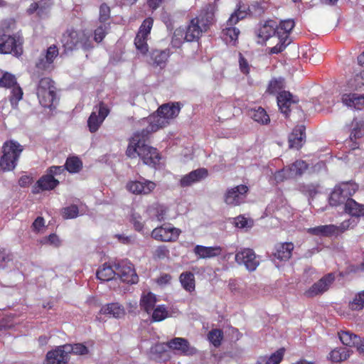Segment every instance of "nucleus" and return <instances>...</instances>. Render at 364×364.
<instances>
[{
  "label": "nucleus",
  "instance_id": "obj_57",
  "mask_svg": "<svg viewBox=\"0 0 364 364\" xmlns=\"http://www.w3.org/2000/svg\"><path fill=\"white\" fill-rule=\"evenodd\" d=\"M184 30L182 28H177L173 33L171 40V44L173 47L178 48L182 44L184 40Z\"/></svg>",
  "mask_w": 364,
  "mask_h": 364
},
{
  "label": "nucleus",
  "instance_id": "obj_12",
  "mask_svg": "<svg viewBox=\"0 0 364 364\" xmlns=\"http://www.w3.org/2000/svg\"><path fill=\"white\" fill-rule=\"evenodd\" d=\"M235 260L239 264H244L249 271H255L259 264L254 251L249 248L238 251Z\"/></svg>",
  "mask_w": 364,
  "mask_h": 364
},
{
  "label": "nucleus",
  "instance_id": "obj_51",
  "mask_svg": "<svg viewBox=\"0 0 364 364\" xmlns=\"http://www.w3.org/2000/svg\"><path fill=\"white\" fill-rule=\"evenodd\" d=\"M152 311L153 321H161L168 316V311L164 305L156 306Z\"/></svg>",
  "mask_w": 364,
  "mask_h": 364
},
{
  "label": "nucleus",
  "instance_id": "obj_50",
  "mask_svg": "<svg viewBox=\"0 0 364 364\" xmlns=\"http://www.w3.org/2000/svg\"><path fill=\"white\" fill-rule=\"evenodd\" d=\"M338 187L346 199L350 198L349 197L354 194L358 189L357 184L354 183H343Z\"/></svg>",
  "mask_w": 364,
  "mask_h": 364
},
{
  "label": "nucleus",
  "instance_id": "obj_18",
  "mask_svg": "<svg viewBox=\"0 0 364 364\" xmlns=\"http://www.w3.org/2000/svg\"><path fill=\"white\" fill-rule=\"evenodd\" d=\"M65 350L63 346H60L48 352L45 364H65L69 360V355Z\"/></svg>",
  "mask_w": 364,
  "mask_h": 364
},
{
  "label": "nucleus",
  "instance_id": "obj_10",
  "mask_svg": "<svg viewBox=\"0 0 364 364\" xmlns=\"http://www.w3.org/2000/svg\"><path fill=\"white\" fill-rule=\"evenodd\" d=\"M156 187L155 182L140 177L139 181H130L127 185V189L135 195H148Z\"/></svg>",
  "mask_w": 364,
  "mask_h": 364
},
{
  "label": "nucleus",
  "instance_id": "obj_25",
  "mask_svg": "<svg viewBox=\"0 0 364 364\" xmlns=\"http://www.w3.org/2000/svg\"><path fill=\"white\" fill-rule=\"evenodd\" d=\"M308 232L321 237H331L338 235V228L334 225H319L308 229Z\"/></svg>",
  "mask_w": 364,
  "mask_h": 364
},
{
  "label": "nucleus",
  "instance_id": "obj_26",
  "mask_svg": "<svg viewBox=\"0 0 364 364\" xmlns=\"http://www.w3.org/2000/svg\"><path fill=\"white\" fill-rule=\"evenodd\" d=\"M294 247V244L291 242L279 244L275 247L274 256L281 261H287L291 257Z\"/></svg>",
  "mask_w": 364,
  "mask_h": 364
},
{
  "label": "nucleus",
  "instance_id": "obj_30",
  "mask_svg": "<svg viewBox=\"0 0 364 364\" xmlns=\"http://www.w3.org/2000/svg\"><path fill=\"white\" fill-rule=\"evenodd\" d=\"M345 210L355 217L364 216V205H360L354 200L348 198L345 203Z\"/></svg>",
  "mask_w": 364,
  "mask_h": 364
},
{
  "label": "nucleus",
  "instance_id": "obj_43",
  "mask_svg": "<svg viewBox=\"0 0 364 364\" xmlns=\"http://www.w3.org/2000/svg\"><path fill=\"white\" fill-rule=\"evenodd\" d=\"M169 50H154L151 53V58L154 60V64L161 66L164 64L169 57Z\"/></svg>",
  "mask_w": 364,
  "mask_h": 364
},
{
  "label": "nucleus",
  "instance_id": "obj_8",
  "mask_svg": "<svg viewBox=\"0 0 364 364\" xmlns=\"http://www.w3.org/2000/svg\"><path fill=\"white\" fill-rule=\"evenodd\" d=\"M0 53L20 56L23 53V39L19 36L0 33Z\"/></svg>",
  "mask_w": 364,
  "mask_h": 364
},
{
  "label": "nucleus",
  "instance_id": "obj_55",
  "mask_svg": "<svg viewBox=\"0 0 364 364\" xmlns=\"http://www.w3.org/2000/svg\"><path fill=\"white\" fill-rule=\"evenodd\" d=\"M154 20L151 18H146L142 22L137 33L148 37L153 26Z\"/></svg>",
  "mask_w": 364,
  "mask_h": 364
},
{
  "label": "nucleus",
  "instance_id": "obj_33",
  "mask_svg": "<svg viewBox=\"0 0 364 364\" xmlns=\"http://www.w3.org/2000/svg\"><path fill=\"white\" fill-rule=\"evenodd\" d=\"M193 251L200 258H210L219 255L220 248L196 245Z\"/></svg>",
  "mask_w": 364,
  "mask_h": 364
},
{
  "label": "nucleus",
  "instance_id": "obj_35",
  "mask_svg": "<svg viewBox=\"0 0 364 364\" xmlns=\"http://www.w3.org/2000/svg\"><path fill=\"white\" fill-rule=\"evenodd\" d=\"M179 281L184 289L188 292L195 290V277L191 272H186L181 274Z\"/></svg>",
  "mask_w": 364,
  "mask_h": 364
},
{
  "label": "nucleus",
  "instance_id": "obj_47",
  "mask_svg": "<svg viewBox=\"0 0 364 364\" xmlns=\"http://www.w3.org/2000/svg\"><path fill=\"white\" fill-rule=\"evenodd\" d=\"M109 23H100L94 31V40L97 43H100L105 37L109 30Z\"/></svg>",
  "mask_w": 364,
  "mask_h": 364
},
{
  "label": "nucleus",
  "instance_id": "obj_9",
  "mask_svg": "<svg viewBox=\"0 0 364 364\" xmlns=\"http://www.w3.org/2000/svg\"><path fill=\"white\" fill-rule=\"evenodd\" d=\"M181 231L180 229L164 224L156 228L151 232V237L159 241L175 242L178 240Z\"/></svg>",
  "mask_w": 364,
  "mask_h": 364
},
{
  "label": "nucleus",
  "instance_id": "obj_61",
  "mask_svg": "<svg viewBox=\"0 0 364 364\" xmlns=\"http://www.w3.org/2000/svg\"><path fill=\"white\" fill-rule=\"evenodd\" d=\"M301 191L310 198H313L318 192L317 186L314 184L304 185L301 187Z\"/></svg>",
  "mask_w": 364,
  "mask_h": 364
},
{
  "label": "nucleus",
  "instance_id": "obj_21",
  "mask_svg": "<svg viewBox=\"0 0 364 364\" xmlns=\"http://www.w3.org/2000/svg\"><path fill=\"white\" fill-rule=\"evenodd\" d=\"M306 138L305 127L303 124L294 127L289 136V144L290 148L299 149L301 147Z\"/></svg>",
  "mask_w": 364,
  "mask_h": 364
},
{
  "label": "nucleus",
  "instance_id": "obj_59",
  "mask_svg": "<svg viewBox=\"0 0 364 364\" xmlns=\"http://www.w3.org/2000/svg\"><path fill=\"white\" fill-rule=\"evenodd\" d=\"M238 58L239 67L240 71L245 75L249 74L250 65L248 63L247 60L242 56V55L240 53H238Z\"/></svg>",
  "mask_w": 364,
  "mask_h": 364
},
{
  "label": "nucleus",
  "instance_id": "obj_3",
  "mask_svg": "<svg viewBox=\"0 0 364 364\" xmlns=\"http://www.w3.org/2000/svg\"><path fill=\"white\" fill-rule=\"evenodd\" d=\"M214 18V8L206 5L198 16L193 18L184 32V40L188 42L197 41L202 33L207 31Z\"/></svg>",
  "mask_w": 364,
  "mask_h": 364
},
{
  "label": "nucleus",
  "instance_id": "obj_48",
  "mask_svg": "<svg viewBox=\"0 0 364 364\" xmlns=\"http://www.w3.org/2000/svg\"><path fill=\"white\" fill-rule=\"evenodd\" d=\"M14 85H16V79L14 75L4 73L0 77V87L10 88Z\"/></svg>",
  "mask_w": 364,
  "mask_h": 364
},
{
  "label": "nucleus",
  "instance_id": "obj_38",
  "mask_svg": "<svg viewBox=\"0 0 364 364\" xmlns=\"http://www.w3.org/2000/svg\"><path fill=\"white\" fill-rule=\"evenodd\" d=\"M116 274V269H113L110 265L105 264L97 270V277L102 281H109Z\"/></svg>",
  "mask_w": 364,
  "mask_h": 364
},
{
  "label": "nucleus",
  "instance_id": "obj_39",
  "mask_svg": "<svg viewBox=\"0 0 364 364\" xmlns=\"http://www.w3.org/2000/svg\"><path fill=\"white\" fill-rule=\"evenodd\" d=\"M63 348L65 349V352L70 353H73L75 355H86L88 353V348L82 343H75L74 345L71 344H65L63 346Z\"/></svg>",
  "mask_w": 364,
  "mask_h": 364
},
{
  "label": "nucleus",
  "instance_id": "obj_22",
  "mask_svg": "<svg viewBox=\"0 0 364 364\" xmlns=\"http://www.w3.org/2000/svg\"><path fill=\"white\" fill-rule=\"evenodd\" d=\"M248 187L245 185H240L229 190V204L237 205L244 203Z\"/></svg>",
  "mask_w": 364,
  "mask_h": 364
},
{
  "label": "nucleus",
  "instance_id": "obj_36",
  "mask_svg": "<svg viewBox=\"0 0 364 364\" xmlns=\"http://www.w3.org/2000/svg\"><path fill=\"white\" fill-rule=\"evenodd\" d=\"M247 15V7L245 4L239 3L234 12L229 17V24H236L240 20L245 18Z\"/></svg>",
  "mask_w": 364,
  "mask_h": 364
},
{
  "label": "nucleus",
  "instance_id": "obj_17",
  "mask_svg": "<svg viewBox=\"0 0 364 364\" xmlns=\"http://www.w3.org/2000/svg\"><path fill=\"white\" fill-rule=\"evenodd\" d=\"M58 184V180L52 177L50 174L47 173L38 180L36 186L33 188V193H39L41 191H51L53 190Z\"/></svg>",
  "mask_w": 364,
  "mask_h": 364
},
{
  "label": "nucleus",
  "instance_id": "obj_54",
  "mask_svg": "<svg viewBox=\"0 0 364 364\" xmlns=\"http://www.w3.org/2000/svg\"><path fill=\"white\" fill-rule=\"evenodd\" d=\"M232 223L236 228L240 229H248L252 228L253 225V223L251 220H248L242 215L233 218Z\"/></svg>",
  "mask_w": 364,
  "mask_h": 364
},
{
  "label": "nucleus",
  "instance_id": "obj_41",
  "mask_svg": "<svg viewBox=\"0 0 364 364\" xmlns=\"http://www.w3.org/2000/svg\"><path fill=\"white\" fill-rule=\"evenodd\" d=\"M353 129L350 135L351 141L361 138L364 134V123L354 119L352 122Z\"/></svg>",
  "mask_w": 364,
  "mask_h": 364
},
{
  "label": "nucleus",
  "instance_id": "obj_19",
  "mask_svg": "<svg viewBox=\"0 0 364 364\" xmlns=\"http://www.w3.org/2000/svg\"><path fill=\"white\" fill-rule=\"evenodd\" d=\"M58 54V47L55 45L50 46L48 48L45 56L40 58L36 63V67L40 70H48Z\"/></svg>",
  "mask_w": 364,
  "mask_h": 364
},
{
  "label": "nucleus",
  "instance_id": "obj_24",
  "mask_svg": "<svg viewBox=\"0 0 364 364\" xmlns=\"http://www.w3.org/2000/svg\"><path fill=\"white\" fill-rule=\"evenodd\" d=\"M342 102L348 107L361 109L364 108V95L356 93L344 94L342 96Z\"/></svg>",
  "mask_w": 364,
  "mask_h": 364
},
{
  "label": "nucleus",
  "instance_id": "obj_15",
  "mask_svg": "<svg viewBox=\"0 0 364 364\" xmlns=\"http://www.w3.org/2000/svg\"><path fill=\"white\" fill-rule=\"evenodd\" d=\"M169 348L177 351L180 355H191L196 352V349L190 346L188 340L183 338H174L167 343Z\"/></svg>",
  "mask_w": 364,
  "mask_h": 364
},
{
  "label": "nucleus",
  "instance_id": "obj_5",
  "mask_svg": "<svg viewBox=\"0 0 364 364\" xmlns=\"http://www.w3.org/2000/svg\"><path fill=\"white\" fill-rule=\"evenodd\" d=\"M23 150V146L14 140L5 141L1 147L0 168L4 171L14 170Z\"/></svg>",
  "mask_w": 364,
  "mask_h": 364
},
{
  "label": "nucleus",
  "instance_id": "obj_46",
  "mask_svg": "<svg viewBox=\"0 0 364 364\" xmlns=\"http://www.w3.org/2000/svg\"><path fill=\"white\" fill-rule=\"evenodd\" d=\"M252 118L261 124H267L269 122V115L262 107L252 110Z\"/></svg>",
  "mask_w": 364,
  "mask_h": 364
},
{
  "label": "nucleus",
  "instance_id": "obj_45",
  "mask_svg": "<svg viewBox=\"0 0 364 364\" xmlns=\"http://www.w3.org/2000/svg\"><path fill=\"white\" fill-rule=\"evenodd\" d=\"M148 37L144 36L139 33H136L134 39V45L136 48L142 54H146L149 50V46L147 44Z\"/></svg>",
  "mask_w": 364,
  "mask_h": 364
},
{
  "label": "nucleus",
  "instance_id": "obj_14",
  "mask_svg": "<svg viewBox=\"0 0 364 364\" xmlns=\"http://www.w3.org/2000/svg\"><path fill=\"white\" fill-rule=\"evenodd\" d=\"M208 176V171L205 168L193 170L181 177L179 181V186L182 188L190 187L204 180Z\"/></svg>",
  "mask_w": 364,
  "mask_h": 364
},
{
  "label": "nucleus",
  "instance_id": "obj_29",
  "mask_svg": "<svg viewBox=\"0 0 364 364\" xmlns=\"http://www.w3.org/2000/svg\"><path fill=\"white\" fill-rule=\"evenodd\" d=\"M294 27V21L291 19L282 21L279 25L276 24L277 37L282 38L284 40H289V35Z\"/></svg>",
  "mask_w": 364,
  "mask_h": 364
},
{
  "label": "nucleus",
  "instance_id": "obj_31",
  "mask_svg": "<svg viewBox=\"0 0 364 364\" xmlns=\"http://www.w3.org/2000/svg\"><path fill=\"white\" fill-rule=\"evenodd\" d=\"M156 303V297L155 294L151 292L146 294L144 293L140 299V307L145 311L147 314H150L155 306Z\"/></svg>",
  "mask_w": 364,
  "mask_h": 364
},
{
  "label": "nucleus",
  "instance_id": "obj_4",
  "mask_svg": "<svg viewBox=\"0 0 364 364\" xmlns=\"http://www.w3.org/2000/svg\"><path fill=\"white\" fill-rule=\"evenodd\" d=\"M61 43L65 51H73L80 48L87 50L94 47L89 33L73 28L67 29L65 31L61 38Z\"/></svg>",
  "mask_w": 364,
  "mask_h": 364
},
{
  "label": "nucleus",
  "instance_id": "obj_42",
  "mask_svg": "<svg viewBox=\"0 0 364 364\" xmlns=\"http://www.w3.org/2000/svg\"><path fill=\"white\" fill-rule=\"evenodd\" d=\"M350 356L349 350L345 348L333 350L330 353V359L333 362H341L346 360Z\"/></svg>",
  "mask_w": 364,
  "mask_h": 364
},
{
  "label": "nucleus",
  "instance_id": "obj_13",
  "mask_svg": "<svg viewBox=\"0 0 364 364\" xmlns=\"http://www.w3.org/2000/svg\"><path fill=\"white\" fill-rule=\"evenodd\" d=\"M334 280L333 274L330 273L325 275L306 291L305 295L308 297H314L322 294L329 289Z\"/></svg>",
  "mask_w": 364,
  "mask_h": 364
},
{
  "label": "nucleus",
  "instance_id": "obj_23",
  "mask_svg": "<svg viewBox=\"0 0 364 364\" xmlns=\"http://www.w3.org/2000/svg\"><path fill=\"white\" fill-rule=\"evenodd\" d=\"M100 313L115 318H120L125 315V309L122 304L114 302L102 306Z\"/></svg>",
  "mask_w": 364,
  "mask_h": 364
},
{
  "label": "nucleus",
  "instance_id": "obj_28",
  "mask_svg": "<svg viewBox=\"0 0 364 364\" xmlns=\"http://www.w3.org/2000/svg\"><path fill=\"white\" fill-rule=\"evenodd\" d=\"M284 349L280 348L270 355L259 356L255 364H279L282 360Z\"/></svg>",
  "mask_w": 364,
  "mask_h": 364
},
{
  "label": "nucleus",
  "instance_id": "obj_11",
  "mask_svg": "<svg viewBox=\"0 0 364 364\" xmlns=\"http://www.w3.org/2000/svg\"><path fill=\"white\" fill-rule=\"evenodd\" d=\"M116 274L120 279L127 284H136L139 277L132 264L127 261H122L114 265Z\"/></svg>",
  "mask_w": 364,
  "mask_h": 364
},
{
  "label": "nucleus",
  "instance_id": "obj_32",
  "mask_svg": "<svg viewBox=\"0 0 364 364\" xmlns=\"http://www.w3.org/2000/svg\"><path fill=\"white\" fill-rule=\"evenodd\" d=\"M338 335L342 343L347 346H354L358 348L361 342V338L350 331H342Z\"/></svg>",
  "mask_w": 364,
  "mask_h": 364
},
{
  "label": "nucleus",
  "instance_id": "obj_52",
  "mask_svg": "<svg viewBox=\"0 0 364 364\" xmlns=\"http://www.w3.org/2000/svg\"><path fill=\"white\" fill-rule=\"evenodd\" d=\"M208 338L214 346L218 347L221 343L223 332L220 329H213L209 332Z\"/></svg>",
  "mask_w": 364,
  "mask_h": 364
},
{
  "label": "nucleus",
  "instance_id": "obj_40",
  "mask_svg": "<svg viewBox=\"0 0 364 364\" xmlns=\"http://www.w3.org/2000/svg\"><path fill=\"white\" fill-rule=\"evenodd\" d=\"M82 164L79 158L73 156L68 158L65 164V170L70 173H77L80 171Z\"/></svg>",
  "mask_w": 364,
  "mask_h": 364
},
{
  "label": "nucleus",
  "instance_id": "obj_44",
  "mask_svg": "<svg viewBox=\"0 0 364 364\" xmlns=\"http://www.w3.org/2000/svg\"><path fill=\"white\" fill-rule=\"evenodd\" d=\"M346 198L343 195L338 186H336L329 198V203L333 206H336L341 203H346Z\"/></svg>",
  "mask_w": 364,
  "mask_h": 364
},
{
  "label": "nucleus",
  "instance_id": "obj_63",
  "mask_svg": "<svg viewBox=\"0 0 364 364\" xmlns=\"http://www.w3.org/2000/svg\"><path fill=\"white\" fill-rule=\"evenodd\" d=\"M12 91H11V101L15 100L16 102H18L20 100H21L23 96V91L21 88L18 85H14L12 87Z\"/></svg>",
  "mask_w": 364,
  "mask_h": 364
},
{
  "label": "nucleus",
  "instance_id": "obj_1",
  "mask_svg": "<svg viewBox=\"0 0 364 364\" xmlns=\"http://www.w3.org/2000/svg\"><path fill=\"white\" fill-rule=\"evenodd\" d=\"M144 129L136 132L131 139L126 154L128 157L134 159L139 156L145 164L151 166H156L160 160V156L156 149L146 144L150 134H143Z\"/></svg>",
  "mask_w": 364,
  "mask_h": 364
},
{
  "label": "nucleus",
  "instance_id": "obj_6",
  "mask_svg": "<svg viewBox=\"0 0 364 364\" xmlns=\"http://www.w3.org/2000/svg\"><path fill=\"white\" fill-rule=\"evenodd\" d=\"M54 82L49 77L41 78L37 85L36 94L40 104L44 107H51L57 101Z\"/></svg>",
  "mask_w": 364,
  "mask_h": 364
},
{
  "label": "nucleus",
  "instance_id": "obj_62",
  "mask_svg": "<svg viewBox=\"0 0 364 364\" xmlns=\"http://www.w3.org/2000/svg\"><path fill=\"white\" fill-rule=\"evenodd\" d=\"M132 223L133 224L134 229L137 231H141L143 229L144 224L142 222L141 217L137 214H132Z\"/></svg>",
  "mask_w": 364,
  "mask_h": 364
},
{
  "label": "nucleus",
  "instance_id": "obj_2",
  "mask_svg": "<svg viewBox=\"0 0 364 364\" xmlns=\"http://www.w3.org/2000/svg\"><path fill=\"white\" fill-rule=\"evenodd\" d=\"M181 108L179 102H168L160 106L156 113L141 121L143 125L148 124L143 134H151L169 124L178 115Z\"/></svg>",
  "mask_w": 364,
  "mask_h": 364
},
{
  "label": "nucleus",
  "instance_id": "obj_34",
  "mask_svg": "<svg viewBox=\"0 0 364 364\" xmlns=\"http://www.w3.org/2000/svg\"><path fill=\"white\" fill-rule=\"evenodd\" d=\"M307 168L308 166L305 161L302 160H297L291 166L287 167L288 176L293 178L301 176L307 169Z\"/></svg>",
  "mask_w": 364,
  "mask_h": 364
},
{
  "label": "nucleus",
  "instance_id": "obj_16",
  "mask_svg": "<svg viewBox=\"0 0 364 364\" xmlns=\"http://www.w3.org/2000/svg\"><path fill=\"white\" fill-rule=\"evenodd\" d=\"M258 43H264L270 37L274 36L277 37L276 22L274 21H267L263 25L260 26L256 31Z\"/></svg>",
  "mask_w": 364,
  "mask_h": 364
},
{
  "label": "nucleus",
  "instance_id": "obj_53",
  "mask_svg": "<svg viewBox=\"0 0 364 364\" xmlns=\"http://www.w3.org/2000/svg\"><path fill=\"white\" fill-rule=\"evenodd\" d=\"M79 209L76 205H71L62 210V215L65 219H73L78 216Z\"/></svg>",
  "mask_w": 364,
  "mask_h": 364
},
{
  "label": "nucleus",
  "instance_id": "obj_60",
  "mask_svg": "<svg viewBox=\"0 0 364 364\" xmlns=\"http://www.w3.org/2000/svg\"><path fill=\"white\" fill-rule=\"evenodd\" d=\"M277 38H278L279 42L275 46L271 48L270 52L272 53H281L286 48L287 45L289 43V40H284V39L282 40V38H279V37H277Z\"/></svg>",
  "mask_w": 364,
  "mask_h": 364
},
{
  "label": "nucleus",
  "instance_id": "obj_7",
  "mask_svg": "<svg viewBox=\"0 0 364 364\" xmlns=\"http://www.w3.org/2000/svg\"><path fill=\"white\" fill-rule=\"evenodd\" d=\"M110 112V107L103 101L94 106L93 111L87 119V126L92 133L96 132Z\"/></svg>",
  "mask_w": 364,
  "mask_h": 364
},
{
  "label": "nucleus",
  "instance_id": "obj_58",
  "mask_svg": "<svg viewBox=\"0 0 364 364\" xmlns=\"http://www.w3.org/2000/svg\"><path fill=\"white\" fill-rule=\"evenodd\" d=\"M110 18V9L105 4H102L100 7L99 21L100 23H108L107 21Z\"/></svg>",
  "mask_w": 364,
  "mask_h": 364
},
{
  "label": "nucleus",
  "instance_id": "obj_56",
  "mask_svg": "<svg viewBox=\"0 0 364 364\" xmlns=\"http://www.w3.org/2000/svg\"><path fill=\"white\" fill-rule=\"evenodd\" d=\"M350 307L352 310H360L364 308V291L355 295L350 304Z\"/></svg>",
  "mask_w": 364,
  "mask_h": 364
},
{
  "label": "nucleus",
  "instance_id": "obj_27",
  "mask_svg": "<svg viewBox=\"0 0 364 364\" xmlns=\"http://www.w3.org/2000/svg\"><path fill=\"white\" fill-rule=\"evenodd\" d=\"M51 5V0H40L31 4L28 9V13L32 14L36 12L39 16L42 17L47 14Z\"/></svg>",
  "mask_w": 364,
  "mask_h": 364
},
{
  "label": "nucleus",
  "instance_id": "obj_49",
  "mask_svg": "<svg viewBox=\"0 0 364 364\" xmlns=\"http://www.w3.org/2000/svg\"><path fill=\"white\" fill-rule=\"evenodd\" d=\"M284 87V82L283 78L274 79L269 82L267 92L270 94L279 93Z\"/></svg>",
  "mask_w": 364,
  "mask_h": 364
},
{
  "label": "nucleus",
  "instance_id": "obj_37",
  "mask_svg": "<svg viewBox=\"0 0 364 364\" xmlns=\"http://www.w3.org/2000/svg\"><path fill=\"white\" fill-rule=\"evenodd\" d=\"M149 212L151 216L154 217L159 221L166 220L168 208L164 205L155 204L149 208Z\"/></svg>",
  "mask_w": 364,
  "mask_h": 364
},
{
  "label": "nucleus",
  "instance_id": "obj_64",
  "mask_svg": "<svg viewBox=\"0 0 364 364\" xmlns=\"http://www.w3.org/2000/svg\"><path fill=\"white\" fill-rule=\"evenodd\" d=\"M65 168L64 166H53L48 169L47 173L48 174H50L52 177L55 178V176H58L63 173L65 172Z\"/></svg>",
  "mask_w": 364,
  "mask_h": 364
},
{
  "label": "nucleus",
  "instance_id": "obj_20",
  "mask_svg": "<svg viewBox=\"0 0 364 364\" xmlns=\"http://www.w3.org/2000/svg\"><path fill=\"white\" fill-rule=\"evenodd\" d=\"M298 100L289 92L282 91L277 96V105L280 111L286 116L290 111L291 105L296 103Z\"/></svg>",
  "mask_w": 364,
  "mask_h": 364
}]
</instances>
